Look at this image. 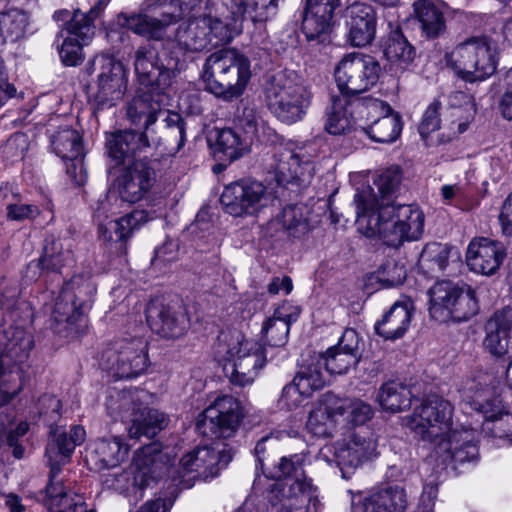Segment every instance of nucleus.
<instances>
[{"instance_id":"ea45409f","label":"nucleus","mask_w":512,"mask_h":512,"mask_svg":"<svg viewBox=\"0 0 512 512\" xmlns=\"http://www.w3.org/2000/svg\"><path fill=\"white\" fill-rule=\"evenodd\" d=\"M331 398L333 402L330 403L336 409L340 425H363L373 415L372 407L360 399L340 398L334 394Z\"/></svg>"},{"instance_id":"5fc2aeb1","label":"nucleus","mask_w":512,"mask_h":512,"mask_svg":"<svg viewBox=\"0 0 512 512\" xmlns=\"http://www.w3.org/2000/svg\"><path fill=\"white\" fill-rule=\"evenodd\" d=\"M289 331L290 327L286 322L271 316L263 323L261 334L268 345L282 347L288 340Z\"/></svg>"},{"instance_id":"bf43d9fd","label":"nucleus","mask_w":512,"mask_h":512,"mask_svg":"<svg viewBox=\"0 0 512 512\" xmlns=\"http://www.w3.org/2000/svg\"><path fill=\"white\" fill-rule=\"evenodd\" d=\"M439 108L440 103L434 100L426 109L419 125V133L423 139L440 128L441 120L439 118Z\"/></svg>"},{"instance_id":"7c9ffc66","label":"nucleus","mask_w":512,"mask_h":512,"mask_svg":"<svg viewBox=\"0 0 512 512\" xmlns=\"http://www.w3.org/2000/svg\"><path fill=\"white\" fill-rule=\"evenodd\" d=\"M503 259L502 247L490 239H474L468 245L466 261L475 273L492 275L499 269Z\"/></svg>"},{"instance_id":"a211bd4d","label":"nucleus","mask_w":512,"mask_h":512,"mask_svg":"<svg viewBox=\"0 0 512 512\" xmlns=\"http://www.w3.org/2000/svg\"><path fill=\"white\" fill-rule=\"evenodd\" d=\"M243 418L239 400L231 395H222L199 415L197 428L204 436L228 439L236 434Z\"/></svg>"},{"instance_id":"680f3d73","label":"nucleus","mask_w":512,"mask_h":512,"mask_svg":"<svg viewBox=\"0 0 512 512\" xmlns=\"http://www.w3.org/2000/svg\"><path fill=\"white\" fill-rule=\"evenodd\" d=\"M38 214V207L32 204L15 203L7 206V216L10 220L23 221L33 219Z\"/></svg>"},{"instance_id":"c9c22d12","label":"nucleus","mask_w":512,"mask_h":512,"mask_svg":"<svg viewBox=\"0 0 512 512\" xmlns=\"http://www.w3.org/2000/svg\"><path fill=\"white\" fill-rule=\"evenodd\" d=\"M409 300L394 303L383 318L375 324V331L385 339L395 340L407 331L412 317Z\"/></svg>"},{"instance_id":"b1692460","label":"nucleus","mask_w":512,"mask_h":512,"mask_svg":"<svg viewBox=\"0 0 512 512\" xmlns=\"http://www.w3.org/2000/svg\"><path fill=\"white\" fill-rule=\"evenodd\" d=\"M485 350L495 358L512 365V311L503 310L491 317L485 325Z\"/></svg>"},{"instance_id":"2f4dec72","label":"nucleus","mask_w":512,"mask_h":512,"mask_svg":"<svg viewBox=\"0 0 512 512\" xmlns=\"http://www.w3.org/2000/svg\"><path fill=\"white\" fill-rule=\"evenodd\" d=\"M86 437V431L81 426L71 428L70 434L55 432L46 448V456L50 466V474H59L61 466L68 463L77 445H81Z\"/></svg>"},{"instance_id":"dca6fc26","label":"nucleus","mask_w":512,"mask_h":512,"mask_svg":"<svg viewBox=\"0 0 512 512\" xmlns=\"http://www.w3.org/2000/svg\"><path fill=\"white\" fill-rule=\"evenodd\" d=\"M380 66L371 56L346 53L334 67V79L343 96H355L368 91L378 80Z\"/></svg>"},{"instance_id":"49530a36","label":"nucleus","mask_w":512,"mask_h":512,"mask_svg":"<svg viewBox=\"0 0 512 512\" xmlns=\"http://www.w3.org/2000/svg\"><path fill=\"white\" fill-rule=\"evenodd\" d=\"M414 11L428 37H436L444 30L443 13L433 1L418 0L414 3Z\"/></svg>"},{"instance_id":"9d476101","label":"nucleus","mask_w":512,"mask_h":512,"mask_svg":"<svg viewBox=\"0 0 512 512\" xmlns=\"http://www.w3.org/2000/svg\"><path fill=\"white\" fill-rule=\"evenodd\" d=\"M428 295L430 316L437 321H466L478 312L475 291L468 285L440 281Z\"/></svg>"},{"instance_id":"13d9d810","label":"nucleus","mask_w":512,"mask_h":512,"mask_svg":"<svg viewBox=\"0 0 512 512\" xmlns=\"http://www.w3.org/2000/svg\"><path fill=\"white\" fill-rule=\"evenodd\" d=\"M309 395L304 394L294 383L286 385L279 399V406L288 411L296 410L304 406Z\"/></svg>"},{"instance_id":"4be33fe9","label":"nucleus","mask_w":512,"mask_h":512,"mask_svg":"<svg viewBox=\"0 0 512 512\" xmlns=\"http://www.w3.org/2000/svg\"><path fill=\"white\" fill-rule=\"evenodd\" d=\"M407 495L399 485H386L352 498V512H405Z\"/></svg>"},{"instance_id":"ddd939ff","label":"nucleus","mask_w":512,"mask_h":512,"mask_svg":"<svg viewBox=\"0 0 512 512\" xmlns=\"http://www.w3.org/2000/svg\"><path fill=\"white\" fill-rule=\"evenodd\" d=\"M163 458L159 443L146 445L134 453L131 473L122 471L111 474L106 478L105 483L109 488L120 493L129 491L132 487L139 491L140 497H142V490L152 480L162 477V470L168 469Z\"/></svg>"},{"instance_id":"e433bc0d","label":"nucleus","mask_w":512,"mask_h":512,"mask_svg":"<svg viewBox=\"0 0 512 512\" xmlns=\"http://www.w3.org/2000/svg\"><path fill=\"white\" fill-rule=\"evenodd\" d=\"M383 53L389 69L395 74L408 70L416 55L415 48L399 31H394L387 37Z\"/></svg>"},{"instance_id":"0e129e2a","label":"nucleus","mask_w":512,"mask_h":512,"mask_svg":"<svg viewBox=\"0 0 512 512\" xmlns=\"http://www.w3.org/2000/svg\"><path fill=\"white\" fill-rule=\"evenodd\" d=\"M300 315V308L290 302L279 305L272 315L273 318L286 322L288 326L295 322Z\"/></svg>"},{"instance_id":"58836bf2","label":"nucleus","mask_w":512,"mask_h":512,"mask_svg":"<svg viewBox=\"0 0 512 512\" xmlns=\"http://www.w3.org/2000/svg\"><path fill=\"white\" fill-rule=\"evenodd\" d=\"M279 0H245L235 2L236 10L229 11L230 21L240 26L242 21L249 19L253 23H262L276 13Z\"/></svg>"},{"instance_id":"37998d69","label":"nucleus","mask_w":512,"mask_h":512,"mask_svg":"<svg viewBox=\"0 0 512 512\" xmlns=\"http://www.w3.org/2000/svg\"><path fill=\"white\" fill-rule=\"evenodd\" d=\"M309 106V98H270L268 102L271 112L287 124L302 120Z\"/></svg>"},{"instance_id":"a878e982","label":"nucleus","mask_w":512,"mask_h":512,"mask_svg":"<svg viewBox=\"0 0 512 512\" xmlns=\"http://www.w3.org/2000/svg\"><path fill=\"white\" fill-rule=\"evenodd\" d=\"M129 449L120 436L98 438L87 448L86 463L95 471L114 468L127 459Z\"/></svg>"},{"instance_id":"c03bdc74","label":"nucleus","mask_w":512,"mask_h":512,"mask_svg":"<svg viewBox=\"0 0 512 512\" xmlns=\"http://www.w3.org/2000/svg\"><path fill=\"white\" fill-rule=\"evenodd\" d=\"M410 389L398 382H387L383 384L378 393V402L382 409L396 413L411 405Z\"/></svg>"},{"instance_id":"de8ad7c7","label":"nucleus","mask_w":512,"mask_h":512,"mask_svg":"<svg viewBox=\"0 0 512 512\" xmlns=\"http://www.w3.org/2000/svg\"><path fill=\"white\" fill-rule=\"evenodd\" d=\"M401 131V117L398 113L392 111L370 124L366 133L375 142L391 143L399 137Z\"/></svg>"},{"instance_id":"72a5a7b5","label":"nucleus","mask_w":512,"mask_h":512,"mask_svg":"<svg viewBox=\"0 0 512 512\" xmlns=\"http://www.w3.org/2000/svg\"><path fill=\"white\" fill-rule=\"evenodd\" d=\"M59 474H50L46 487L47 507L49 512H94L87 510L83 496L69 492Z\"/></svg>"},{"instance_id":"9b49d317","label":"nucleus","mask_w":512,"mask_h":512,"mask_svg":"<svg viewBox=\"0 0 512 512\" xmlns=\"http://www.w3.org/2000/svg\"><path fill=\"white\" fill-rule=\"evenodd\" d=\"M160 453L164 455L163 460L167 463L166 467L168 468L162 470V476L167 475L172 478L193 474V478L212 479L231 460L230 451L223 442L214 443L213 446L206 445L193 449L180 459L178 467H174L172 464L173 458L170 456L169 451H163L161 445Z\"/></svg>"},{"instance_id":"79ce46f5","label":"nucleus","mask_w":512,"mask_h":512,"mask_svg":"<svg viewBox=\"0 0 512 512\" xmlns=\"http://www.w3.org/2000/svg\"><path fill=\"white\" fill-rule=\"evenodd\" d=\"M161 113V104L156 98H132L127 107V117L131 123L145 129L154 124Z\"/></svg>"},{"instance_id":"aec40b11","label":"nucleus","mask_w":512,"mask_h":512,"mask_svg":"<svg viewBox=\"0 0 512 512\" xmlns=\"http://www.w3.org/2000/svg\"><path fill=\"white\" fill-rule=\"evenodd\" d=\"M92 13V10L88 14L74 11L71 20L60 31L62 43L58 46V53L64 65L78 66L83 62V48L92 42L95 35Z\"/></svg>"},{"instance_id":"4468645a","label":"nucleus","mask_w":512,"mask_h":512,"mask_svg":"<svg viewBox=\"0 0 512 512\" xmlns=\"http://www.w3.org/2000/svg\"><path fill=\"white\" fill-rule=\"evenodd\" d=\"M274 201V195L261 181L242 178L226 185L220 202L225 213L233 217L255 216Z\"/></svg>"},{"instance_id":"423d86ee","label":"nucleus","mask_w":512,"mask_h":512,"mask_svg":"<svg viewBox=\"0 0 512 512\" xmlns=\"http://www.w3.org/2000/svg\"><path fill=\"white\" fill-rule=\"evenodd\" d=\"M143 395V391L137 389H113L106 401L107 412L112 418L131 423L127 428L130 438H152L168 423L164 413L143 407Z\"/></svg>"},{"instance_id":"20e7f679","label":"nucleus","mask_w":512,"mask_h":512,"mask_svg":"<svg viewBox=\"0 0 512 512\" xmlns=\"http://www.w3.org/2000/svg\"><path fill=\"white\" fill-rule=\"evenodd\" d=\"M149 146L143 132L132 130L120 131L111 135L107 147L111 158L123 163L116 170L113 182L121 202L136 203L148 197L154 183V171L133 156Z\"/></svg>"},{"instance_id":"7ed1b4c3","label":"nucleus","mask_w":512,"mask_h":512,"mask_svg":"<svg viewBox=\"0 0 512 512\" xmlns=\"http://www.w3.org/2000/svg\"><path fill=\"white\" fill-rule=\"evenodd\" d=\"M452 405L438 395H429L402 419L415 437L430 444L442 463H464L476 458L478 450L472 430H452Z\"/></svg>"},{"instance_id":"603ef678","label":"nucleus","mask_w":512,"mask_h":512,"mask_svg":"<svg viewBox=\"0 0 512 512\" xmlns=\"http://www.w3.org/2000/svg\"><path fill=\"white\" fill-rule=\"evenodd\" d=\"M315 357L321 360L322 366L329 374H343L357 362L355 355L338 350L337 347H331L325 355Z\"/></svg>"},{"instance_id":"6ab92c4d","label":"nucleus","mask_w":512,"mask_h":512,"mask_svg":"<svg viewBox=\"0 0 512 512\" xmlns=\"http://www.w3.org/2000/svg\"><path fill=\"white\" fill-rule=\"evenodd\" d=\"M96 287L88 274L75 275L65 283L56 299L53 318L57 323L66 322L68 326L83 322L82 310L91 301Z\"/></svg>"},{"instance_id":"a18cd8bd","label":"nucleus","mask_w":512,"mask_h":512,"mask_svg":"<svg viewBox=\"0 0 512 512\" xmlns=\"http://www.w3.org/2000/svg\"><path fill=\"white\" fill-rule=\"evenodd\" d=\"M322 363L315 356L307 364L304 362L300 365L293 382L300 390L311 396L314 391L319 390L326 384V377L322 371Z\"/></svg>"},{"instance_id":"774afa93","label":"nucleus","mask_w":512,"mask_h":512,"mask_svg":"<svg viewBox=\"0 0 512 512\" xmlns=\"http://www.w3.org/2000/svg\"><path fill=\"white\" fill-rule=\"evenodd\" d=\"M440 195L445 204L451 205L464 197V189L459 184H445L440 189Z\"/></svg>"},{"instance_id":"2eb2a0df","label":"nucleus","mask_w":512,"mask_h":512,"mask_svg":"<svg viewBox=\"0 0 512 512\" xmlns=\"http://www.w3.org/2000/svg\"><path fill=\"white\" fill-rule=\"evenodd\" d=\"M100 366L117 378H133L148 366L147 343L142 337L115 341L101 354Z\"/></svg>"},{"instance_id":"f3484780","label":"nucleus","mask_w":512,"mask_h":512,"mask_svg":"<svg viewBox=\"0 0 512 512\" xmlns=\"http://www.w3.org/2000/svg\"><path fill=\"white\" fill-rule=\"evenodd\" d=\"M119 212V205L114 193L109 192L98 201L94 217L98 225L99 237L104 242L122 243L132 235L136 228L154 217L145 210H134L118 219H109Z\"/></svg>"},{"instance_id":"f257e3e1","label":"nucleus","mask_w":512,"mask_h":512,"mask_svg":"<svg viewBox=\"0 0 512 512\" xmlns=\"http://www.w3.org/2000/svg\"><path fill=\"white\" fill-rule=\"evenodd\" d=\"M180 15L162 11L160 16L148 13L119 14L116 24L149 40L161 41L166 48L177 51L158 57L155 49L146 45L136 51L135 72L144 86L164 89L184 63L185 52H199L209 46L230 42L240 33V26L230 21L229 9L222 0H208L201 16L193 15L177 25Z\"/></svg>"},{"instance_id":"c85d7f7f","label":"nucleus","mask_w":512,"mask_h":512,"mask_svg":"<svg viewBox=\"0 0 512 512\" xmlns=\"http://www.w3.org/2000/svg\"><path fill=\"white\" fill-rule=\"evenodd\" d=\"M7 346L0 342V408L9 404L21 391L22 387L17 383L15 375L4 369L2 364V354L9 347L13 349L19 347L21 351H29L32 349V338L30 334L23 329L14 328L5 332Z\"/></svg>"},{"instance_id":"0eeeda50","label":"nucleus","mask_w":512,"mask_h":512,"mask_svg":"<svg viewBox=\"0 0 512 512\" xmlns=\"http://www.w3.org/2000/svg\"><path fill=\"white\" fill-rule=\"evenodd\" d=\"M271 477L280 480L269 492L272 511L303 512L311 497L312 484L304 474L301 457H282Z\"/></svg>"},{"instance_id":"4d7b16f0","label":"nucleus","mask_w":512,"mask_h":512,"mask_svg":"<svg viewBox=\"0 0 512 512\" xmlns=\"http://www.w3.org/2000/svg\"><path fill=\"white\" fill-rule=\"evenodd\" d=\"M485 425L495 437L512 438V413L502 412L491 415L487 418Z\"/></svg>"},{"instance_id":"393cba45","label":"nucleus","mask_w":512,"mask_h":512,"mask_svg":"<svg viewBox=\"0 0 512 512\" xmlns=\"http://www.w3.org/2000/svg\"><path fill=\"white\" fill-rule=\"evenodd\" d=\"M347 41L354 47H365L375 38L377 14L373 6L355 2L347 7L345 14Z\"/></svg>"},{"instance_id":"6e6552de","label":"nucleus","mask_w":512,"mask_h":512,"mask_svg":"<svg viewBox=\"0 0 512 512\" xmlns=\"http://www.w3.org/2000/svg\"><path fill=\"white\" fill-rule=\"evenodd\" d=\"M445 60L457 77L471 83L490 77L497 65L492 43L485 36L459 43L446 54Z\"/></svg>"},{"instance_id":"052dcab7","label":"nucleus","mask_w":512,"mask_h":512,"mask_svg":"<svg viewBox=\"0 0 512 512\" xmlns=\"http://www.w3.org/2000/svg\"><path fill=\"white\" fill-rule=\"evenodd\" d=\"M449 249L440 243H431L425 246L422 251V261L433 262L439 270H443L448 263Z\"/></svg>"},{"instance_id":"39448f33","label":"nucleus","mask_w":512,"mask_h":512,"mask_svg":"<svg viewBox=\"0 0 512 512\" xmlns=\"http://www.w3.org/2000/svg\"><path fill=\"white\" fill-rule=\"evenodd\" d=\"M201 78L205 90L214 96H223L225 89L231 96H240L251 78L250 61L234 49L216 51L206 59Z\"/></svg>"},{"instance_id":"bb28decb","label":"nucleus","mask_w":512,"mask_h":512,"mask_svg":"<svg viewBox=\"0 0 512 512\" xmlns=\"http://www.w3.org/2000/svg\"><path fill=\"white\" fill-rule=\"evenodd\" d=\"M89 73L97 72V93L103 96L121 94L126 89V72L121 62L108 54L93 58L87 66Z\"/></svg>"},{"instance_id":"473e14b6","label":"nucleus","mask_w":512,"mask_h":512,"mask_svg":"<svg viewBox=\"0 0 512 512\" xmlns=\"http://www.w3.org/2000/svg\"><path fill=\"white\" fill-rule=\"evenodd\" d=\"M51 144L55 153L63 160H76L73 165L74 169L79 168V175H75L76 181L83 183L87 180L83 164V146L79 133L66 127L52 136Z\"/></svg>"},{"instance_id":"f704fd0d","label":"nucleus","mask_w":512,"mask_h":512,"mask_svg":"<svg viewBox=\"0 0 512 512\" xmlns=\"http://www.w3.org/2000/svg\"><path fill=\"white\" fill-rule=\"evenodd\" d=\"M354 106L352 98H333L323 117V130L332 136L349 134L354 127Z\"/></svg>"},{"instance_id":"8fccbe9b","label":"nucleus","mask_w":512,"mask_h":512,"mask_svg":"<svg viewBox=\"0 0 512 512\" xmlns=\"http://www.w3.org/2000/svg\"><path fill=\"white\" fill-rule=\"evenodd\" d=\"M472 104L466 106H451L445 112L444 127L448 129V137L454 138L464 133L474 119Z\"/></svg>"},{"instance_id":"a19ab883","label":"nucleus","mask_w":512,"mask_h":512,"mask_svg":"<svg viewBox=\"0 0 512 512\" xmlns=\"http://www.w3.org/2000/svg\"><path fill=\"white\" fill-rule=\"evenodd\" d=\"M30 19L26 12L11 9L0 15V36L6 43L23 40L30 34Z\"/></svg>"},{"instance_id":"f8f14e48","label":"nucleus","mask_w":512,"mask_h":512,"mask_svg":"<svg viewBox=\"0 0 512 512\" xmlns=\"http://www.w3.org/2000/svg\"><path fill=\"white\" fill-rule=\"evenodd\" d=\"M217 353L224 361V370L230 381L239 386L253 383L266 362L262 346L240 335L229 344H220Z\"/></svg>"},{"instance_id":"3c124183","label":"nucleus","mask_w":512,"mask_h":512,"mask_svg":"<svg viewBox=\"0 0 512 512\" xmlns=\"http://www.w3.org/2000/svg\"><path fill=\"white\" fill-rule=\"evenodd\" d=\"M308 208L304 205H289L282 210L279 222L293 236L308 231Z\"/></svg>"},{"instance_id":"09e8293b","label":"nucleus","mask_w":512,"mask_h":512,"mask_svg":"<svg viewBox=\"0 0 512 512\" xmlns=\"http://www.w3.org/2000/svg\"><path fill=\"white\" fill-rule=\"evenodd\" d=\"M41 259L46 270L56 272L72 263L73 254L69 244L65 245L61 239L53 238L47 240Z\"/></svg>"},{"instance_id":"f03ea898","label":"nucleus","mask_w":512,"mask_h":512,"mask_svg":"<svg viewBox=\"0 0 512 512\" xmlns=\"http://www.w3.org/2000/svg\"><path fill=\"white\" fill-rule=\"evenodd\" d=\"M399 184L393 171L380 174L374 186L362 185L354 196L359 230L366 237H378L388 246L418 240L424 231V213L415 205H394Z\"/></svg>"},{"instance_id":"cd10ccee","label":"nucleus","mask_w":512,"mask_h":512,"mask_svg":"<svg viewBox=\"0 0 512 512\" xmlns=\"http://www.w3.org/2000/svg\"><path fill=\"white\" fill-rule=\"evenodd\" d=\"M313 163L300 152L286 150L280 154L275 167V179L279 185L305 187L313 177Z\"/></svg>"},{"instance_id":"338daca9","label":"nucleus","mask_w":512,"mask_h":512,"mask_svg":"<svg viewBox=\"0 0 512 512\" xmlns=\"http://www.w3.org/2000/svg\"><path fill=\"white\" fill-rule=\"evenodd\" d=\"M499 220L502 231L507 236H512V192L506 197L501 207Z\"/></svg>"},{"instance_id":"412c9836","label":"nucleus","mask_w":512,"mask_h":512,"mask_svg":"<svg viewBox=\"0 0 512 512\" xmlns=\"http://www.w3.org/2000/svg\"><path fill=\"white\" fill-rule=\"evenodd\" d=\"M376 448V440L371 435L355 433L328 448V452L333 453V460H330L323 450L319 459H324L329 465L334 462L339 467L342 477L348 478L366 460L375 456Z\"/></svg>"},{"instance_id":"69168bd1","label":"nucleus","mask_w":512,"mask_h":512,"mask_svg":"<svg viewBox=\"0 0 512 512\" xmlns=\"http://www.w3.org/2000/svg\"><path fill=\"white\" fill-rule=\"evenodd\" d=\"M358 344L359 337L357 332L354 329H346L335 347L345 353L353 354L357 358Z\"/></svg>"},{"instance_id":"1a4fd4ad","label":"nucleus","mask_w":512,"mask_h":512,"mask_svg":"<svg viewBox=\"0 0 512 512\" xmlns=\"http://www.w3.org/2000/svg\"><path fill=\"white\" fill-rule=\"evenodd\" d=\"M274 131L262 119L254 107H244L236 116L233 128L221 129L217 134V149L230 161L249 152L255 140L264 141Z\"/></svg>"},{"instance_id":"5701e85b","label":"nucleus","mask_w":512,"mask_h":512,"mask_svg":"<svg viewBox=\"0 0 512 512\" xmlns=\"http://www.w3.org/2000/svg\"><path fill=\"white\" fill-rule=\"evenodd\" d=\"M339 0H306L302 29L308 41H329Z\"/></svg>"},{"instance_id":"4c0bfd02","label":"nucleus","mask_w":512,"mask_h":512,"mask_svg":"<svg viewBox=\"0 0 512 512\" xmlns=\"http://www.w3.org/2000/svg\"><path fill=\"white\" fill-rule=\"evenodd\" d=\"M330 402H333L331 394H325L319 405L309 413L306 428L316 437H330L336 426L340 425L336 409Z\"/></svg>"},{"instance_id":"e2e57ef3","label":"nucleus","mask_w":512,"mask_h":512,"mask_svg":"<svg viewBox=\"0 0 512 512\" xmlns=\"http://www.w3.org/2000/svg\"><path fill=\"white\" fill-rule=\"evenodd\" d=\"M199 1L200 0H146V4L151 11L179 6L180 10L184 12L186 9L193 10Z\"/></svg>"},{"instance_id":"c756f323","label":"nucleus","mask_w":512,"mask_h":512,"mask_svg":"<svg viewBox=\"0 0 512 512\" xmlns=\"http://www.w3.org/2000/svg\"><path fill=\"white\" fill-rule=\"evenodd\" d=\"M147 323L151 330L163 338H179L188 329V318L182 311L151 303L146 309Z\"/></svg>"},{"instance_id":"6e6d98bb","label":"nucleus","mask_w":512,"mask_h":512,"mask_svg":"<svg viewBox=\"0 0 512 512\" xmlns=\"http://www.w3.org/2000/svg\"><path fill=\"white\" fill-rule=\"evenodd\" d=\"M406 271L395 261H387L377 271V279L384 287H393L403 283Z\"/></svg>"},{"instance_id":"864d4df0","label":"nucleus","mask_w":512,"mask_h":512,"mask_svg":"<svg viewBox=\"0 0 512 512\" xmlns=\"http://www.w3.org/2000/svg\"><path fill=\"white\" fill-rule=\"evenodd\" d=\"M354 110H357L359 117L371 124L375 120L390 114L392 108L379 98H355Z\"/></svg>"}]
</instances>
